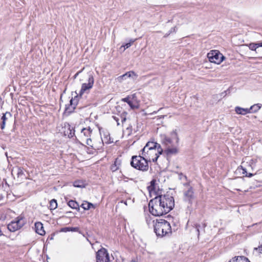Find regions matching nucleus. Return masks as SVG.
Wrapping results in <instances>:
<instances>
[{
  "instance_id": "obj_49",
  "label": "nucleus",
  "mask_w": 262,
  "mask_h": 262,
  "mask_svg": "<svg viewBox=\"0 0 262 262\" xmlns=\"http://www.w3.org/2000/svg\"><path fill=\"white\" fill-rule=\"evenodd\" d=\"M161 109H162V108H160V109L158 111H160Z\"/></svg>"
},
{
  "instance_id": "obj_42",
  "label": "nucleus",
  "mask_w": 262,
  "mask_h": 262,
  "mask_svg": "<svg viewBox=\"0 0 262 262\" xmlns=\"http://www.w3.org/2000/svg\"><path fill=\"white\" fill-rule=\"evenodd\" d=\"M253 176V174L252 173H249L248 174H246V177H251Z\"/></svg>"
},
{
  "instance_id": "obj_9",
  "label": "nucleus",
  "mask_w": 262,
  "mask_h": 262,
  "mask_svg": "<svg viewBox=\"0 0 262 262\" xmlns=\"http://www.w3.org/2000/svg\"><path fill=\"white\" fill-rule=\"evenodd\" d=\"M207 57L211 62L220 64L225 58L224 56L219 51L212 50L207 54Z\"/></svg>"
},
{
  "instance_id": "obj_40",
  "label": "nucleus",
  "mask_w": 262,
  "mask_h": 262,
  "mask_svg": "<svg viewBox=\"0 0 262 262\" xmlns=\"http://www.w3.org/2000/svg\"><path fill=\"white\" fill-rule=\"evenodd\" d=\"M81 72V71L78 72L74 76V78H76L77 76Z\"/></svg>"
},
{
  "instance_id": "obj_47",
  "label": "nucleus",
  "mask_w": 262,
  "mask_h": 262,
  "mask_svg": "<svg viewBox=\"0 0 262 262\" xmlns=\"http://www.w3.org/2000/svg\"><path fill=\"white\" fill-rule=\"evenodd\" d=\"M68 107H66V111H68Z\"/></svg>"
},
{
  "instance_id": "obj_37",
  "label": "nucleus",
  "mask_w": 262,
  "mask_h": 262,
  "mask_svg": "<svg viewBox=\"0 0 262 262\" xmlns=\"http://www.w3.org/2000/svg\"><path fill=\"white\" fill-rule=\"evenodd\" d=\"M74 101V100H73V99H71L70 101V105L72 106V109H74L75 108V106L76 105V103H73V101Z\"/></svg>"
},
{
  "instance_id": "obj_1",
  "label": "nucleus",
  "mask_w": 262,
  "mask_h": 262,
  "mask_svg": "<svg viewBox=\"0 0 262 262\" xmlns=\"http://www.w3.org/2000/svg\"><path fill=\"white\" fill-rule=\"evenodd\" d=\"M149 211L154 216H162L169 212L174 207V200L169 194H161L151 200Z\"/></svg>"
},
{
  "instance_id": "obj_39",
  "label": "nucleus",
  "mask_w": 262,
  "mask_h": 262,
  "mask_svg": "<svg viewBox=\"0 0 262 262\" xmlns=\"http://www.w3.org/2000/svg\"><path fill=\"white\" fill-rule=\"evenodd\" d=\"M88 205L89 207H90V209L91 208V207L94 208V205L91 203L88 202Z\"/></svg>"
},
{
  "instance_id": "obj_11",
  "label": "nucleus",
  "mask_w": 262,
  "mask_h": 262,
  "mask_svg": "<svg viewBox=\"0 0 262 262\" xmlns=\"http://www.w3.org/2000/svg\"><path fill=\"white\" fill-rule=\"evenodd\" d=\"M92 130L90 127L83 128L81 130V137H83L86 140V144L91 146H92L91 145L92 140L91 139Z\"/></svg>"
},
{
  "instance_id": "obj_15",
  "label": "nucleus",
  "mask_w": 262,
  "mask_h": 262,
  "mask_svg": "<svg viewBox=\"0 0 262 262\" xmlns=\"http://www.w3.org/2000/svg\"><path fill=\"white\" fill-rule=\"evenodd\" d=\"M35 228L36 233L40 235L45 234V231L43 229V224L40 222H37L35 224Z\"/></svg>"
},
{
  "instance_id": "obj_20",
  "label": "nucleus",
  "mask_w": 262,
  "mask_h": 262,
  "mask_svg": "<svg viewBox=\"0 0 262 262\" xmlns=\"http://www.w3.org/2000/svg\"><path fill=\"white\" fill-rule=\"evenodd\" d=\"M206 226V225L205 223H203L202 225L199 224H195L194 225L193 227L194 228L195 231H196L198 237L199 236L200 234V229H202L203 231H204Z\"/></svg>"
},
{
  "instance_id": "obj_8",
  "label": "nucleus",
  "mask_w": 262,
  "mask_h": 262,
  "mask_svg": "<svg viewBox=\"0 0 262 262\" xmlns=\"http://www.w3.org/2000/svg\"><path fill=\"white\" fill-rule=\"evenodd\" d=\"M179 139L176 130L172 131L170 133V137L164 136L162 139V143L166 147L173 146L178 145L179 143Z\"/></svg>"
},
{
  "instance_id": "obj_5",
  "label": "nucleus",
  "mask_w": 262,
  "mask_h": 262,
  "mask_svg": "<svg viewBox=\"0 0 262 262\" xmlns=\"http://www.w3.org/2000/svg\"><path fill=\"white\" fill-rule=\"evenodd\" d=\"M184 185L188 186V188L183 191V200L189 204L187 207L188 210L191 212L192 211L191 206L193 201L195 199L194 189L187 183L184 184Z\"/></svg>"
},
{
  "instance_id": "obj_33",
  "label": "nucleus",
  "mask_w": 262,
  "mask_h": 262,
  "mask_svg": "<svg viewBox=\"0 0 262 262\" xmlns=\"http://www.w3.org/2000/svg\"><path fill=\"white\" fill-rule=\"evenodd\" d=\"M73 185L75 187H82L83 186V183L80 181H76L74 182Z\"/></svg>"
},
{
  "instance_id": "obj_26",
  "label": "nucleus",
  "mask_w": 262,
  "mask_h": 262,
  "mask_svg": "<svg viewBox=\"0 0 262 262\" xmlns=\"http://www.w3.org/2000/svg\"><path fill=\"white\" fill-rule=\"evenodd\" d=\"M49 207L51 210H54L57 207V203L56 200L52 199L50 201Z\"/></svg>"
},
{
  "instance_id": "obj_2",
  "label": "nucleus",
  "mask_w": 262,
  "mask_h": 262,
  "mask_svg": "<svg viewBox=\"0 0 262 262\" xmlns=\"http://www.w3.org/2000/svg\"><path fill=\"white\" fill-rule=\"evenodd\" d=\"M154 227V231L158 236H169L171 233L170 224L165 220H157Z\"/></svg>"
},
{
  "instance_id": "obj_18",
  "label": "nucleus",
  "mask_w": 262,
  "mask_h": 262,
  "mask_svg": "<svg viewBox=\"0 0 262 262\" xmlns=\"http://www.w3.org/2000/svg\"><path fill=\"white\" fill-rule=\"evenodd\" d=\"M235 111L237 114L246 115L247 113H250V110L249 108H244L239 106H236L235 108Z\"/></svg>"
},
{
  "instance_id": "obj_10",
  "label": "nucleus",
  "mask_w": 262,
  "mask_h": 262,
  "mask_svg": "<svg viewBox=\"0 0 262 262\" xmlns=\"http://www.w3.org/2000/svg\"><path fill=\"white\" fill-rule=\"evenodd\" d=\"M96 262H109V254L106 249L101 248L96 253Z\"/></svg>"
},
{
  "instance_id": "obj_29",
  "label": "nucleus",
  "mask_w": 262,
  "mask_h": 262,
  "mask_svg": "<svg viewBox=\"0 0 262 262\" xmlns=\"http://www.w3.org/2000/svg\"><path fill=\"white\" fill-rule=\"evenodd\" d=\"M260 106L259 104H256L251 106L249 109L250 110V113H251V111L253 113H256L260 109Z\"/></svg>"
},
{
  "instance_id": "obj_22",
  "label": "nucleus",
  "mask_w": 262,
  "mask_h": 262,
  "mask_svg": "<svg viewBox=\"0 0 262 262\" xmlns=\"http://www.w3.org/2000/svg\"><path fill=\"white\" fill-rule=\"evenodd\" d=\"M122 101L126 102L132 109L138 108V106L133 104V102L130 100L129 97L127 96L122 99Z\"/></svg>"
},
{
  "instance_id": "obj_19",
  "label": "nucleus",
  "mask_w": 262,
  "mask_h": 262,
  "mask_svg": "<svg viewBox=\"0 0 262 262\" xmlns=\"http://www.w3.org/2000/svg\"><path fill=\"white\" fill-rule=\"evenodd\" d=\"M228 262H250V260L245 256H237L235 257L232 260Z\"/></svg>"
},
{
  "instance_id": "obj_27",
  "label": "nucleus",
  "mask_w": 262,
  "mask_h": 262,
  "mask_svg": "<svg viewBox=\"0 0 262 262\" xmlns=\"http://www.w3.org/2000/svg\"><path fill=\"white\" fill-rule=\"evenodd\" d=\"M156 182L155 180H152L150 182V185L148 187V190L150 192L156 191Z\"/></svg>"
},
{
  "instance_id": "obj_3",
  "label": "nucleus",
  "mask_w": 262,
  "mask_h": 262,
  "mask_svg": "<svg viewBox=\"0 0 262 262\" xmlns=\"http://www.w3.org/2000/svg\"><path fill=\"white\" fill-rule=\"evenodd\" d=\"M148 161L144 156H133L130 162L131 166L134 168L142 171H147L148 170Z\"/></svg>"
},
{
  "instance_id": "obj_32",
  "label": "nucleus",
  "mask_w": 262,
  "mask_h": 262,
  "mask_svg": "<svg viewBox=\"0 0 262 262\" xmlns=\"http://www.w3.org/2000/svg\"><path fill=\"white\" fill-rule=\"evenodd\" d=\"M127 78H128L127 77V72L126 73H125L124 74L120 76H119L118 78H117V80L119 82H122V81L124 80V79H126Z\"/></svg>"
},
{
  "instance_id": "obj_44",
  "label": "nucleus",
  "mask_w": 262,
  "mask_h": 262,
  "mask_svg": "<svg viewBox=\"0 0 262 262\" xmlns=\"http://www.w3.org/2000/svg\"><path fill=\"white\" fill-rule=\"evenodd\" d=\"M158 111H154L152 113H149V114H156L157 113Z\"/></svg>"
},
{
  "instance_id": "obj_43",
  "label": "nucleus",
  "mask_w": 262,
  "mask_h": 262,
  "mask_svg": "<svg viewBox=\"0 0 262 262\" xmlns=\"http://www.w3.org/2000/svg\"><path fill=\"white\" fill-rule=\"evenodd\" d=\"M243 174H245V175H246V174H248V173H247V171H246V169H243Z\"/></svg>"
},
{
  "instance_id": "obj_25",
  "label": "nucleus",
  "mask_w": 262,
  "mask_h": 262,
  "mask_svg": "<svg viewBox=\"0 0 262 262\" xmlns=\"http://www.w3.org/2000/svg\"><path fill=\"white\" fill-rule=\"evenodd\" d=\"M68 205L73 209L79 208V205L77 202L74 200H70L68 203Z\"/></svg>"
},
{
  "instance_id": "obj_23",
  "label": "nucleus",
  "mask_w": 262,
  "mask_h": 262,
  "mask_svg": "<svg viewBox=\"0 0 262 262\" xmlns=\"http://www.w3.org/2000/svg\"><path fill=\"white\" fill-rule=\"evenodd\" d=\"M79 229L78 227H64L61 229V231L65 232L68 231L77 232Z\"/></svg>"
},
{
  "instance_id": "obj_16",
  "label": "nucleus",
  "mask_w": 262,
  "mask_h": 262,
  "mask_svg": "<svg viewBox=\"0 0 262 262\" xmlns=\"http://www.w3.org/2000/svg\"><path fill=\"white\" fill-rule=\"evenodd\" d=\"M158 145H160L159 144L154 142H148L146 145L142 149L144 152L145 150L151 149L154 148L158 149Z\"/></svg>"
},
{
  "instance_id": "obj_28",
  "label": "nucleus",
  "mask_w": 262,
  "mask_h": 262,
  "mask_svg": "<svg viewBox=\"0 0 262 262\" xmlns=\"http://www.w3.org/2000/svg\"><path fill=\"white\" fill-rule=\"evenodd\" d=\"M259 43H250L247 46L249 47L251 50L255 51L256 52L257 48L259 47Z\"/></svg>"
},
{
  "instance_id": "obj_45",
  "label": "nucleus",
  "mask_w": 262,
  "mask_h": 262,
  "mask_svg": "<svg viewBox=\"0 0 262 262\" xmlns=\"http://www.w3.org/2000/svg\"><path fill=\"white\" fill-rule=\"evenodd\" d=\"M259 47H262V42H259Z\"/></svg>"
},
{
  "instance_id": "obj_21",
  "label": "nucleus",
  "mask_w": 262,
  "mask_h": 262,
  "mask_svg": "<svg viewBox=\"0 0 262 262\" xmlns=\"http://www.w3.org/2000/svg\"><path fill=\"white\" fill-rule=\"evenodd\" d=\"M120 163V161L118 159H116L114 162V163L111 166V170L113 172L117 171L119 168Z\"/></svg>"
},
{
  "instance_id": "obj_7",
  "label": "nucleus",
  "mask_w": 262,
  "mask_h": 262,
  "mask_svg": "<svg viewBox=\"0 0 262 262\" xmlns=\"http://www.w3.org/2000/svg\"><path fill=\"white\" fill-rule=\"evenodd\" d=\"M26 222L24 217L19 216L15 221H11L8 225L7 228L11 232H15L22 228Z\"/></svg>"
},
{
  "instance_id": "obj_31",
  "label": "nucleus",
  "mask_w": 262,
  "mask_h": 262,
  "mask_svg": "<svg viewBox=\"0 0 262 262\" xmlns=\"http://www.w3.org/2000/svg\"><path fill=\"white\" fill-rule=\"evenodd\" d=\"M136 39H131L130 40V42H129L126 43L125 45H122L121 47V48L123 47L124 48V51L126 49H127L129 47H130L132 46V44L133 43H134L136 40Z\"/></svg>"
},
{
  "instance_id": "obj_34",
  "label": "nucleus",
  "mask_w": 262,
  "mask_h": 262,
  "mask_svg": "<svg viewBox=\"0 0 262 262\" xmlns=\"http://www.w3.org/2000/svg\"><path fill=\"white\" fill-rule=\"evenodd\" d=\"M81 207L83 208L84 210H89L90 209V207H89L88 205V202H85L81 204Z\"/></svg>"
},
{
  "instance_id": "obj_30",
  "label": "nucleus",
  "mask_w": 262,
  "mask_h": 262,
  "mask_svg": "<svg viewBox=\"0 0 262 262\" xmlns=\"http://www.w3.org/2000/svg\"><path fill=\"white\" fill-rule=\"evenodd\" d=\"M127 77L128 78H132L133 80H136L138 77V75L133 71L127 72Z\"/></svg>"
},
{
  "instance_id": "obj_48",
  "label": "nucleus",
  "mask_w": 262,
  "mask_h": 262,
  "mask_svg": "<svg viewBox=\"0 0 262 262\" xmlns=\"http://www.w3.org/2000/svg\"><path fill=\"white\" fill-rule=\"evenodd\" d=\"M164 116H162L161 117V118H164Z\"/></svg>"
},
{
  "instance_id": "obj_12",
  "label": "nucleus",
  "mask_w": 262,
  "mask_h": 262,
  "mask_svg": "<svg viewBox=\"0 0 262 262\" xmlns=\"http://www.w3.org/2000/svg\"><path fill=\"white\" fill-rule=\"evenodd\" d=\"M63 133L64 136L71 138L75 135L74 128L68 123H65L63 127Z\"/></svg>"
},
{
  "instance_id": "obj_38",
  "label": "nucleus",
  "mask_w": 262,
  "mask_h": 262,
  "mask_svg": "<svg viewBox=\"0 0 262 262\" xmlns=\"http://www.w3.org/2000/svg\"><path fill=\"white\" fill-rule=\"evenodd\" d=\"M176 32V27H174L173 28H171V29L169 30L168 34H170L172 32Z\"/></svg>"
},
{
  "instance_id": "obj_46",
  "label": "nucleus",
  "mask_w": 262,
  "mask_h": 262,
  "mask_svg": "<svg viewBox=\"0 0 262 262\" xmlns=\"http://www.w3.org/2000/svg\"><path fill=\"white\" fill-rule=\"evenodd\" d=\"M169 35V34H168H168H165V35H164V37H167Z\"/></svg>"
},
{
  "instance_id": "obj_13",
  "label": "nucleus",
  "mask_w": 262,
  "mask_h": 262,
  "mask_svg": "<svg viewBox=\"0 0 262 262\" xmlns=\"http://www.w3.org/2000/svg\"><path fill=\"white\" fill-rule=\"evenodd\" d=\"M101 140L102 143L105 144H110L113 142V140L110 137V133L107 130H103L102 134L100 132Z\"/></svg>"
},
{
  "instance_id": "obj_17",
  "label": "nucleus",
  "mask_w": 262,
  "mask_h": 262,
  "mask_svg": "<svg viewBox=\"0 0 262 262\" xmlns=\"http://www.w3.org/2000/svg\"><path fill=\"white\" fill-rule=\"evenodd\" d=\"M178 145L167 147L165 150V152L167 155H175L178 152V149L177 147Z\"/></svg>"
},
{
  "instance_id": "obj_14",
  "label": "nucleus",
  "mask_w": 262,
  "mask_h": 262,
  "mask_svg": "<svg viewBox=\"0 0 262 262\" xmlns=\"http://www.w3.org/2000/svg\"><path fill=\"white\" fill-rule=\"evenodd\" d=\"M12 117V114L8 112L3 114V116L1 118L2 122L0 123L1 128L2 129H4L5 127L7 121L9 119L11 118Z\"/></svg>"
},
{
  "instance_id": "obj_41",
  "label": "nucleus",
  "mask_w": 262,
  "mask_h": 262,
  "mask_svg": "<svg viewBox=\"0 0 262 262\" xmlns=\"http://www.w3.org/2000/svg\"><path fill=\"white\" fill-rule=\"evenodd\" d=\"M4 197V195L2 193H0V201L2 200Z\"/></svg>"
},
{
  "instance_id": "obj_36",
  "label": "nucleus",
  "mask_w": 262,
  "mask_h": 262,
  "mask_svg": "<svg viewBox=\"0 0 262 262\" xmlns=\"http://www.w3.org/2000/svg\"><path fill=\"white\" fill-rule=\"evenodd\" d=\"M254 250H256V251H258V252L260 253H262V242H261V245L259 246H258L257 248H255Z\"/></svg>"
},
{
  "instance_id": "obj_35",
  "label": "nucleus",
  "mask_w": 262,
  "mask_h": 262,
  "mask_svg": "<svg viewBox=\"0 0 262 262\" xmlns=\"http://www.w3.org/2000/svg\"><path fill=\"white\" fill-rule=\"evenodd\" d=\"M179 178L181 180H187V177L185 175L183 174L182 173H179Z\"/></svg>"
},
{
  "instance_id": "obj_24",
  "label": "nucleus",
  "mask_w": 262,
  "mask_h": 262,
  "mask_svg": "<svg viewBox=\"0 0 262 262\" xmlns=\"http://www.w3.org/2000/svg\"><path fill=\"white\" fill-rule=\"evenodd\" d=\"M16 171L17 177L18 178H20L23 179L25 177L24 171L23 169H21L20 167H17L16 169Z\"/></svg>"
},
{
  "instance_id": "obj_4",
  "label": "nucleus",
  "mask_w": 262,
  "mask_h": 262,
  "mask_svg": "<svg viewBox=\"0 0 262 262\" xmlns=\"http://www.w3.org/2000/svg\"><path fill=\"white\" fill-rule=\"evenodd\" d=\"M163 149L161 148V145H158V149L154 148L151 149L145 150L144 152L143 149L142 150L141 155L144 156L149 162L152 161L156 162L160 155L163 152Z\"/></svg>"
},
{
  "instance_id": "obj_6",
  "label": "nucleus",
  "mask_w": 262,
  "mask_h": 262,
  "mask_svg": "<svg viewBox=\"0 0 262 262\" xmlns=\"http://www.w3.org/2000/svg\"><path fill=\"white\" fill-rule=\"evenodd\" d=\"M82 78L87 80V82L82 84L81 90L79 92V95L81 96L84 93H88L94 85V79L93 76L91 73H87L82 75Z\"/></svg>"
}]
</instances>
